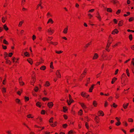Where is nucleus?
<instances>
[{
  "mask_svg": "<svg viewBox=\"0 0 134 134\" xmlns=\"http://www.w3.org/2000/svg\"><path fill=\"white\" fill-rule=\"evenodd\" d=\"M46 66L44 65H43L41 67L40 69L42 70H44L46 69Z\"/></svg>",
  "mask_w": 134,
  "mask_h": 134,
  "instance_id": "4be33fe9",
  "label": "nucleus"
},
{
  "mask_svg": "<svg viewBox=\"0 0 134 134\" xmlns=\"http://www.w3.org/2000/svg\"><path fill=\"white\" fill-rule=\"evenodd\" d=\"M94 120L97 123H98L100 121V119L98 116H96Z\"/></svg>",
  "mask_w": 134,
  "mask_h": 134,
  "instance_id": "39448f33",
  "label": "nucleus"
},
{
  "mask_svg": "<svg viewBox=\"0 0 134 134\" xmlns=\"http://www.w3.org/2000/svg\"><path fill=\"white\" fill-rule=\"evenodd\" d=\"M60 71V70H57L56 72V74L57 76V77L60 78L61 77V76Z\"/></svg>",
  "mask_w": 134,
  "mask_h": 134,
  "instance_id": "f03ea898",
  "label": "nucleus"
},
{
  "mask_svg": "<svg viewBox=\"0 0 134 134\" xmlns=\"http://www.w3.org/2000/svg\"><path fill=\"white\" fill-rule=\"evenodd\" d=\"M82 110H80L78 112V114L79 115H81L82 114Z\"/></svg>",
  "mask_w": 134,
  "mask_h": 134,
  "instance_id": "052dcab7",
  "label": "nucleus"
},
{
  "mask_svg": "<svg viewBox=\"0 0 134 134\" xmlns=\"http://www.w3.org/2000/svg\"><path fill=\"white\" fill-rule=\"evenodd\" d=\"M55 52L57 53L60 54V53H62L63 52V51H55Z\"/></svg>",
  "mask_w": 134,
  "mask_h": 134,
  "instance_id": "c03bdc74",
  "label": "nucleus"
},
{
  "mask_svg": "<svg viewBox=\"0 0 134 134\" xmlns=\"http://www.w3.org/2000/svg\"><path fill=\"white\" fill-rule=\"evenodd\" d=\"M24 54L25 56L26 57H28L30 55L29 53L27 52L24 53Z\"/></svg>",
  "mask_w": 134,
  "mask_h": 134,
  "instance_id": "c9c22d12",
  "label": "nucleus"
},
{
  "mask_svg": "<svg viewBox=\"0 0 134 134\" xmlns=\"http://www.w3.org/2000/svg\"><path fill=\"white\" fill-rule=\"evenodd\" d=\"M15 101L16 103L17 104L20 105L22 104V103H21L20 100L18 98L16 99H15Z\"/></svg>",
  "mask_w": 134,
  "mask_h": 134,
  "instance_id": "1a4fd4ad",
  "label": "nucleus"
},
{
  "mask_svg": "<svg viewBox=\"0 0 134 134\" xmlns=\"http://www.w3.org/2000/svg\"><path fill=\"white\" fill-rule=\"evenodd\" d=\"M115 98H116V99H117L119 97V94L118 93H115Z\"/></svg>",
  "mask_w": 134,
  "mask_h": 134,
  "instance_id": "4c0bfd02",
  "label": "nucleus"
},
{
  "mask_svg": "<svg viewBox=\"0 0 134 134\" xmlns=\"http://www.w3.org/2000/svg\"><path fill=\"white\" fill-rule=\"evenodd\" d=\"M3 28L4 30L6 31H7L8 30V27L6 24H5L3 26Z\"/></svg>",
  "mask_w": 134,
  "mask_h": 134,
  "instance_id": "bb28decb",
  "label": "nucleus"
},
{
  "mask_svg": "<svg viewBox=\"0 0 134 134\" xmlns=\"http://www.w3.org/2000/svg\"><path fill=\"white\" fill-rule=\"evenodd\" d=\"M53 105V103L52 102H49L48 104L47 105L48 107L50 108H52Z\"/></svg>",
  "mask_w": 134,
  "mask_h": 134,
  "instance_id": "0eeeda50",
  "label": "nucleus"
},
{
  "mask_svg": "<svg viewBox=\"0 0 134 134\" xmlns=\"http://www.w3.org/2000/svg\"><path fill=\"white\" fill-rule=\"evenodd\" d=\"M128 121L129 122H133V120L132 118H129L128 119Z\"/></svg>",
  "mask_w": 134,
  "mask_h": 134,
  "instance_id": "13d9d810",
  "label": "nucleus"
},
{
  "mask_svg": "<svg viewBox=\"0 0 134 134\" xmlns=\"http://www.w3.org/2000/svg\"><path fill=\"white\" fill-rule=\"evenodd\" d=\"M36 80V79L35 77H32V80L31 82H32L34 83H35Z\"/></svg>",
  "mask_w": 134,
  "mask_h": 134,
  "instance_id": "49530a36",
  "label": "nucleus"
},
{
  "mask_svg": "<svg viewBox=\"0 0 134 134\" xmlns=\"http://www.w3.org/2000/svg\"><path fill=\"white\" fill-rule=\"evenodd\" d=\"M111 2L114 4H116L118 2V1L117 0H112Z\"/></svg>",
  "mask_w": 134,
  "mask_h": 134,
  "instance_id": "c756f323",
  "label": "nucleus"
},
{
  "mask_svg": "<svg viewBox=\"0 0 134 134\" xmlns=\"http://www.w3.org/2000/svg\"><path fill=\"white\" fill-rule=\"evenodd\" d=\"M6 60V63L8 64L9 65L11 64V62L10 60H8V59L7 60Z\"/></svg>",
  "mask_w": 134,
  "mask_h": 134,
  "instance_id": "ea45409f",
  "label": "nucleus"
},
{
  "mask_svg": "<svg viewBox=\"0 0 134 134\" xmlns=\"http://www.w3.org/2000/svg\"><path fill=\"white\" fill-rule=\"evenodd\" d=\"M51 43L52 44H53L54 45H56L58 44V42H51Z\"/></svg>",
  "mask_w": 134,
  "mask_h": 134,
  "instance_id": "864d4df0",
  "label": "nucleus"
},
{
  "mask_svg": "<svg viewBox=\"0 0 134 134\" xmlns=\"http://www.w3.org/2000/svg\"><path fill=\"white\" fill-rule=\"evenodd\" d=\"M47 32L48 33H49L51 35L54 32V30L52 29L51 28L47 30Z\"/></svg>",
  "mask_w": 134,
  "mask_h": 134,
  "instance_id": "7ed1b4c3",
  "label": "nucleus"
},
{
  "mask_svg": "<svg viewBox=\"0 0 134 134\" xmlns=\"http://www.w3.org/2000/svg\"><path fill=\"white\" fill-rule=\"evenodd\" d=\"M24 21H20L19 23V24H18V26L19 27H21L22 24H23V23H24Z\"/></svg>",
  "mask_w": 134,
  "mask_h": 134,
  "instance_id": "cd10ccee",
  "label": "nucleus"
},
{
  "mask_svg": "<svg viewBox=\"0 0 134 134\" xmlns=\"http://www.w3.org/2000/svg\"><path fill=\"white\" fill-rule=\"evenodd\" d=\"M49 99L47 97H44L42 98V100L44 101L46 100H48Z\"/></svg>",
  "mask_w": 134,
  "mask_h": 134,
  "instance_id": "5fc2aeb1",
  "label": "nucleus"
},
{
  "mask_svg": "<svg viewBox=\"0 0 134 134\" xmlns=\"http://www.w3.org/2000/svg\"><path fill=\"white\" fill-rule=\"evenodd\" d=\"M50 67L52 69L54 68V67L53 65V62H52L51 63Z\"/></svg>",
  "mask_w": 134,
  "mask_h": 134,
  "instance_id": "603ef678",
  "label": "nucleus"
},
{
  "mask_svg": "<svg viewBox=\"0 0 134 134\" xmlns=\"http://www.w3.org/2000/svg\"><path fill=\"white\" fill-rule=\"evenodd\" d=\"M68 125L66 124H65L63 125V126L64 128H65L67 127Z\"/></svg>",
  "mask_w": 134,
  "mask_h": 134,
  "instance_id": "774afa93",
  "label": "nucleus"
},
{
  "mask_svg": "<svg viewBox=\"0 0 134 134\" xmlns=\"http://www.w3.org/2000/svg\"><path fill=\"white\" fill-rule=\"evenodd\" d=\"M19 83L20 86H23L24 85H25L24 83L23 82H19Z\"/></svg>",
  "mask_w": 134,
  "mask_h": 134,
  "instance_id": "680f3d73",
  "label": "nucleus"
},
{
  "mask_svg": "<svg viewBox=\"0 0 134 134\" xmlns=\"http://www.w3.org/2000/svg\"><path fill=\"white\" fill-rule=\"evenodd\" d=\"M109 39L108 40V41H111V42L112 41H113V38L112 37H111L110 36H109Z\"/></svg>",
  "mask_w": 134,
  "mask_h": 134,
  "instance_id": "de8ad7c7",
  "label": "nucleus"
},
{
  "mask_svg": "<svg viewBox=\"0 0 134 134\" xmlns=\"http://www.w3.org/2000/svg\"><path fill=\"white\" fill-rule=\"evenodd\" d=\"M27 117L29 118H34V117L33 116H32V115L31 114H30L27 115Z\"/></svg>",
  "mask_w": 134,
  "mask_h": 134,
  "instance_id": "a19ab883",
  "label": "nucleus"
},
{
  "mask_svg": "<svg viewBox=\"0 0 134 134\" xmlns=\"http://www.w3.org/2000/svg\"><path fill=\"white\" fill-rule=\"evenodd\" d=\"M111 43V41H108V43L107 45V47L109 48L110 46V44Z\"/></svg>",
  "mask_w": 134,
  "mask_h": 134,
  "instance_id": "72a5a7b5",
  "label": "nucleus"
},
{
  "mask_svg": "<svg viewBox=\"0 0 134 134\" xmlns=\"http://www.w3.org/2000/svg\"><path fill=\"white\" fill-rule=\"evenodd\" d=\"M121 83L124 85L125 86V84L124 83V81L123 80V79L121 77Z\"/></svg>",
  "mask_w": 134,
  "mask_h": 134,
  "instance_id": "e433bc0d",
  "label": "nucleus"
},
{
  "mask_svg": "<svg viewBox=\"0 0 134 134\" xmlns=\"http://www.w3.org/2000/svg\"><path fill=\"white\" fill-rule=\"evenodd\" d=\"M87 73V71L86 69H85L83 71V73L80 76V78L81 80H82V78L85 76L86 75Z\"/></svg>",
  "mask_w": 134,
  "mask_h": 134,
  "instance_id": "f257e3e1",
  "label": "nucleus"
},
{
  "mask_svg": "<svg viewBox=\"0 0 134 134\" xmlns=\"http://www.w3.org/2000/svg\"><path fill=\"white\" fill-rule=\"evenodd\" d=\"M97 15L96 16V17H97L98 18V19L100 21L101 18L99 14V13L98 12L97 13Z\"/></svg>",
  "mask_w": 134,
  "mask_h": 134,
  "instance_id": "2eb2a0df",
  "label": "nucleus"
},
{
  "mask_svg": "<svg viewBox=\"0 0 134 134\" xmlns=\"http://www.w3.org/2000/svg\"><path fill=\"white\" fill-rule=\"evenodd\" d=\"M36 105L37 107H40L41 106V104L39 102H38L36 103Z\"/></svg>",
  "mask_w": 134,
  "mask_h": 134,
  "instance_id": "c85d7f7f",
  "label": "nucleus"
},
{
  "mask_svg": "<svg viewBox=\"0 0 134 134\" xmlns=\"http://www.w3.org/2000/svg\"><path fill=\"white\" fill-rule=\"evenodd\" d=\"M47 18H49L50 17H52V15L51 14L50 12H48L47 14Z\"/></svg>",
  "mask_w": 134,
  "mask_h": 134,
  "instance_id": "aec40b11",
  "label": "nucleus"
},
{
  "mask_svg": "<svg viewBox=\"0 0 134 134\" xmlns=\"http://www.w3.org/2000/svg\"><path fill=\"white\" fill-rule=\"evenodd\" d=\"M90 77L88 78L87 79V83H90Z\"/></svg>",
  "mask_w": 134,
  "mask_h": 134,
  "instance_id": "a18cd8bd",
  "label": "nucleus"
},
{
  "mask_svg": "<svg viewBox=\"0 0 134 134\" xmlns=\"http://www.w3.org/2000/svg\"><path fill=\"white\" fill-rule=\"evenodd\" d=\"M97 115L98 116H100L101 115L102 116H103L104 115V113L103 111L101 110H100L98 111V113Z\"/></svg>",
  "mask_w": 134,
  "mask_h": 134,
  "instance_id": "20e7f679",
  "label": "nucleus"
},
{
  "mask_svg": "<svg viewBox=\"0 0 134 134\" xmlns=\"http://www.w3.org/2000/svg\"><path fill=\"white\" fill-rule=\"evenodd\" d=\"M27 61L28 62L30 63L31 64H32L33 62L32 61V60L30 58H29L27 59Z\"/></svg>",
  "mask_w": 134,
  "mask_h": 134,
  "instance_id": "5701e85b",
  "label": "nucleus"
},
{
  "mask_svg": "<svg viewBox=\"0 0 134 134\" xmlns=\"http://www.w3.org/2000/svg\"><path fill=\"white\" fill-rule=\"evenodd\" d=\"M91 42L88 43L87 44H86L85 46V48H87L88 47V46H90V45H91Z\"/></svg>",
  "mask_w": 134,
  "mask_h": 134,
  "instance_id": "393cba45",
  "label": "nucleus"
},
{
  "mask_svg": "<svg viewBox=\"0 0 134 134\" xmlns=\"http://www.w3.org/2000/svg\"><path fill=\"white\" fill-rule=\"evenodd\" d=\"M93 104L94 107H96L97 105V102L96 101V100H94L93 101Z\"/></svg>",
  "mask_w": 134,
  "mask_h": 134,
  "instance_id": "a211bd4d",
  "label": "nucleus"
},
{
  "mask_svg": "<svg viewBox=\"0 0 134 134\" xmlns=\"http://www.w3.org/2000/svg\"><path fill=\"white\" fill-rule=\"evenodd\" d=\"M22 91V89H21L20 91H19L17 92V93L20 96L21 95Z\"/></svg>",
  "mask_w": 134,
  "mask_h": 134,
  "instance_id": "b1692460",
  "label": "nucleus"
},
{
  "mask_svg": "<svg viewBox=\"0 0 134 134\" xmlns=\"http://www.w3.org/2000/svg\"><path fill=\"white\" fill-rule=\"evenodd\" d=\"M68 26H67V27L65 28L63 30V32L65 34H66L68 31Z\"/></svg>",
  "mask_w": 134,
  "mask_h": 134,
  "instance_id": "f3484780",
  "label": "nucleus"
},
{
  "mask_svg": "<svg viewBox=\"0 0 134 134\" xmlns=\"http://www.w3.org/2000/svg\"><path fill=\"white\" fill-rule=\"evenodd\" d=\"M26 0H22L21 5L22 6H23Z\"/></svg>",
  "mask_w": 134,
  "mask_h": 134,
  "instance_id": "f704fd0d",
  "label": "nucleus"
},
{
  "mask_svg": "<svg viewBox=\"0 0 134 134\" xmlns=\"http://www.w3.org/2000/svg\"><path fill=\"white\" fill-rule=\"evenodd\" d=\"M7 19V17H3L2 18V22L3 23H4L5 22L6 20Z\"/></svg>",
  "mask_w": 134,
  "mask_h": 134,
  "instance_id": "6ab92c4d",
  "label": "nucleus"
},
{
  "mask_svg": "<svg viewBox=\"0 0 134 134\" xmlns=\"http://www.w3.org/2000/svg\"><path fill=\"white\" fill-rule=\"evenodd\" d=\"M129 38L130 41H131L132 39V35L130 34L129 36Z\"/></svg>",
  "mask_w": 134,
  "mask_h": 134,
  "instance_id": "79ce46f5",
  "label": "nucleus"
},
{
  "mask_svg": "<svg viewBox=\"0 0 134 134\" xmlns=\"http://www.w3.org/2000/svg\"><path fill=\"white\" fill-rule=\"evenodd\" d=\"M50 83L48 81H47L46 83L45 86H48L50 85Z\"/></svg>",
  "mask_w": 134,
  "mask_h": 134,
  "instance_id": "09e8293b",
  "label": "nucleus"
},
{
  "mask_svg": "<svg viewBox=\"0 0 134 134\" xmlns=\"http://www.w3.org/2000/svg\"><path fill=\"white\" fill-rule=\"evenodd\" d=\"M98 54L96 53H95L94 54V56L92 58L93 60H95L97 59L98 57Z\"/></svg>",
  "mask_w": 134,
  "mask_h": 134,
  "instance_id": "423d86ee",
  "label": "nucleus"
},
{
  "mask_svg": "<svg viewBox=\"0 0 134 134\" xmlns=\"http://www.w3.org/2000/svg\"><path fill=\"white\" fill-rule=\"evenodd\" d=\"M36 119H38L40 121V122H41L42 121V119L40 117L38 116Z\"/></svg>",
  "mask_w": 134,
  "mask_h": 134,
  "instance_id": "0e129e2a",
  "label": "nucleus"
},
{
  "mask_svg": "<svg viewBox=\"0 0 134 134\" xmlns=\"http://www.w3.org/2000/svg\"><path fill=\"white\" fill-rule=\"evenodd\" d=\"M80 104L83 109L87 108L86 107L84 103H80Z\"/></svg>",
  "mask_w": 134,
  "mask_h": 134,
  "instance_id": "9d476101",
  "label": "nucleus"
},
{
  "mask_svg": "<svg viewBox=\"0 0 134 134\" xmlns=\"http://www.w3.org/2000/svg\"><path fill=\"white\" fill-rule=\"evenodd\" d=\"M3 43L6 44H8L9 43L8 42L5 40L4 39L3 41Z\"/></svg>",
  "mask_w": 134,
  "mask_h": 134,
  "instance_id": "473e14b6",
  "label": "nucleus"
},
{
  "mask_svg": "<svg viewBox=\"0 0 134 134\" xmlns=\"http://www.w3.org/2000/svg\"><path fill=\"white\" fill-rule=\"evenodd\" d=\"M53 39L52 37H49L47 38V41L49 43H51V40Z\"/></svg>",
  "mask_w": 134,
  "mask_h": 134,
  "instance_id": "6e6552de",
  "label": "nucleus"
},
{
  "mask_svg": "<svg viewBox=\"0 0 134 134\" xmlns=\"http://www.w3.org/2000/svg\"><path fill=\"white\" fill-rule=\"evenodd\" d=\"M121 124V123L120 121H118L116 123V126H118L120 125Z\"/></svg>",
  "mask_w": 134,
  "mask_h": 134,
  "instance_id": "e2e57ef3",
  "label": "nucleus"
},
{
  "mask_svg": "<svg viewBox=\"0 0 134 134\" xmlns=\"http://www.w3.org/2000/svg\"><path fill=\"white\" fill-rule=\"evenodd\" d=\"M8 54L6 52H4V58L5 60H7L8 59Z\"/></svg>",
  "mask_w": 134,
  "mask_h": 134,
  "instance_id": "4468645a",
  "label": "nucleus"
},
{
  "mask_svg": "<svg viewBox=\"0 0 134 134\" xmlns=\"http://www.w3.org/2000/svg\"><path fill=\"white\" fill-rule=\"evenodd\" d=\"M38 90V88L37 87H35L34 88V90L36 92H37Z\"/></svg>",
  "mask_w": 134,
  "mask_h": 134,
  "instance_id": "338daca9",
  "label": "nucleus"
},
{
  "mask_svg": "<svg viewBox=\"0 0 134 134\" xmlns=\"http://www.w3.org/2000/svg\"><path fill=\"white\" fill-rule=\"evenodd\" d=\"M24 99L26 102L28 101L29 100V98L25 96Z\"/></svg>",
  "mask_w": 134,
  "mask_h": 134,
  "instance_id": "37998d69",
  "label": "nucleus"
},
{
  "mask_svg": "<svg viewBox=\"0 0 134 134\" xmlns=\"http://www.w3.org/2000/svg\"><path fill=\"white\" fill-rule=\"evenodd\" d=\"M95 85L94 84L92 85L91 87L90 88L89 90V92H91L92 91V90L94 88V87Z\"/></svg>",
  "mask_w": 134,
  "mask_h": 134,
  "instance_id": "9b49d317",
  "label": "nucleus"
},
{
  "mask_svg": "<svg viewBox=\"0 0 134 134\" xmlns=\"http://www.w3.org/2000/svg\"><path fill=\"white\" fill-rule=\"evenodd\" d=\"M126 72L127 75V76H129L130 75V73H129V70L128 69H126Z\"/></svg>",
  "mask_w": 134,
  "mask_h": 134,
  "instance_id": "2f4dec72",
  "label": "nucleus"
},
{
  "mask_svg": "<svg viewBox=\"0 0 134 134\" xmlns=\"http://www.w3.org/2000/svg\"><path fill=\"white\" fill-rule=\"evenodd\" d=\"M63 111L64 112H66L67 110V109H66V107H63Z\"/></svg>",
  "mask_w": 134,
  "mask_h": 134,
  "instance_id": "6e6d98bb",
  "label": "nucleus"
},
{
  "mask_svg": "<svg viewBox=\"0 0 134 134\" xmlns=\"http://www.w3.org/2000/svg\"><path fill=\"white\" fill-rule=\"evenodd\" d=\"M11 131L8 130L6 131V133L7 134H12L11 133Z\"/></svg>",
  "mask_w": 134,
  "mask_h": 134,
  "instance_id": "69168bd1",
  "label": "nucleus"
},
{
  "mask_svg": "<svg viewBox=\"0 0 134 134\" xmlns=\"http://www.w3.org/2000/svg\"><path fill=\"white\" fill-rule=\"evenodd\" d=\"M118 32V31L117 29H115L112 32L111 34H115V33L117 34Z\"/></svg>",
  "mask_w": 134,
  "mask_h": 134,
  "instance_id": "f8f14e48",
  "label": "nucleus"
},
{
  "mask_svg": "<svg viewBox=\"0 0 134 134\" xmlns=\"http://www.w3.org/2000/svg\"><path fill=\"white\" fill-rule=\"evenodd\" d=\"M23 79L22 77H20L19 79V82H22V81Z\"/></svg>",
  "mask_w": 134,
  "mask_h": 134,
  "instance_id": "4d7b16f0",
  "label": "nucleus"
},
{
  "mask_svg": "<svg viewBox=\"0 0 134 134\" xmlns=\"http://www.w3.org/2000/svg\"><path fill=\"white\" fill-rule=\"evenodd\" d=\"M74 101L71 98V99H69V101H68V100L67 101V102L68 103V104L69 105H70L71 103L73 102Z\"/></svg>",
  "mask_w": 134,
  "mask_h": 134,
  "instance_id": "ddd939ff",
  "label": "nucleus"
},
{
  "mask_svg": "<svg viewBox=\"0 0 134 134\" xmlns=\"http://www.w3.org/2000/svg\"><path fill=\"white\" fill-rule=\"evenodd\" d=\"M86 94V93L82 92L81 93V96L83 97H85Z\"/></svg>",
  "mask_w": 134,
  "mask_h": 134,
  "instance_id": "8fccbe9b",
  "label": "nucleus"
},
{
  "mask_svg": "<svg viewBox=\"0 0 134 134\" xmlns=\"http://www.w3.org/2000/svg\"><path fill=\"white\" fill-rule=\"evenodd\" d=\"M108 12H112V10L111 8H108L107 9Z\"/></svg>",
  "mask_w": 134,
  "mask_h": 134,
  "instance_id": "3c124183",
  "label": "nucleus"
},
{
  "mask_svg": "<svg viewBox=\"0 0 134 134\" xmlns=\"http://www.w3.org/2000/svg\"><path fill=\"white\" fill-rule=\"evenodd\" d=\"M123 21L122 20H121L120 21L118 24V25L119 26H120L122 25L123 24Z\"/></svg>",
  "mask_w": 134,
  "mask_h": 134,
  "instance_id": "7c9ffc66",
  "label": "nucleus"
},
{
  "mask_svg": "<svg viewBox=\"0 0 134 134\" xmlns=\"http://www.w3.org/2000/svg\"><path fill=\"white\" fill-rule=\"evenodd\" d=\"M133 20H134L133 18V17H131L129 19V21L130 22V21H132Z\"/></svg>",
  "mask_w": 134,
  "mask_h": 134,
  "instance_id": "bf43d9fd",
  "label": "nucleus"
},
{
  "mask_svg": "<svg viewBox=\"0 0 134 134\" xmlns=\"http://www.w3.org/2000/svg\"><path fill=\"white\" fill-rule=\"evenodd\" d=\"M49 23H51L52 24H53L54 23L53 21L51 18H50L49 19L47 22V24H48Z\"/></svg>",
  "mask_w": 134,
  "mask_h": 134,
  "instance_id": "dca6fc26",
  "label": "nucleus"
},
{
  "mask_svg": "<svg viewBox=\"0 0 134 134\" xmlns=\"http://www.w3.org/2000/svg\"><path fill=\"white\" fill-rule=\"evenodd\" d=\"M117 79L115 77H114L111 81V83L112 84H113L116 81V80H117Z\"/></svg>",
  "mask_w": 134,
  "mask_h": 134,
  "instance_id": "412c9836",
  "label": "nucleus"
},
{
  "mask_svg": "<svg viewBox=\"0 0 134 134\" xmlns=\"http://www.w3.org/2000/svg\"><path fill=\"white\" fill-rule=\"evenodd\" d=\"M2 91L3 93H5L6 92V88L4 87H3L2 89Z\"/></svg>",
  "mask_w": 134,
  "mask_h": 134,
  "instance_id": "58836bf2",
  "label": "nucleus"
},
{
  "mask_svg": "<svg viewBox=\"0 0 134 134\" xmlns=\"http://www.w3.org/2000/svg\"><path fill=\"white\" fill-rule=\"evenodd\" d=\"M129 105V103H127L126 104H124L123 105V107L125 109H126L127 108V106H128Z\"/></svg>",
  "mask_w": 134,
  "mask_h": 134,
  "instance_id": "a878e982",
  "label": "nucleus"
}]
</instances>
